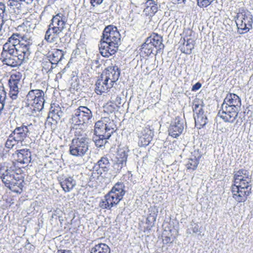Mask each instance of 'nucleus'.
I'll return each mask as SVG.
<instances>
[{
  "mask_svg": "<svg viewBox=\"0 0 253 253\" xmlns=\"http://www.w3.org/2000/svg\"><path fill=\"white\" fill-rule=\"evenodd\" d=\"M120 42L121 35L117 28L111 25L106 27L98 45L100 53L105 57L114 55L117 52Z\"/></svg>",
  "mask_w": 253,
  "mask_h": 253,
  "instance_id": "4",
  "label": "nucleus"
},
{
  "mask_svg": "<svg viewBox=\"0 0 253 253\" xmlns=\"http://www.w3.org/2000/svg\"><path fill=\"white\" fill-rule=\"evenodd\" d=\"M116 125L113 121L109 118L104 117L97 121L94 126L95 136L93 139L95 145L102 147L107 142L111 135L116 131Z\"/></svg>",
  "mask_w": 253,
  "mask_h": 253,
  "instance_id": "5",
  "label": "nucleus"
},
{
  "mask_svg": "<svg viewBox=\"0 0 253 253\" xmlns=\"http://www.w3.org/2000/svg\"><path fill=\"white\" fill-rule=\"evenodd\" d=\"M191 225L193 226L192 228V230L193 233H198L199 232L201 233L199 226L197 223H194L193 221L192 222Z\"/></svg>",
  "mask_w": 253,
  "mask_h": 253,
  "instance_id": "40",
  "label": "nucleus"
},
{
  "mask_svg": "<svg viewBox=\"0 0 253 253\" xmlns=\"http://www.w3.org/2000/svg\"><path fill=\"white\" fill-rule=\"evenodd\" d=\"M5 11V6L4 3L0 2V21H2V24L7 20L4 21L3 17Z\"/></svg>",
  "mask_w": 253,
  "mask_h": 253,
  "instance_id": "38",
  "label": "nucleus"
},
{
  "mask_svg": "<svg viewBox=\"0 0 253 253\" xmlns=\"http://www.w3.org/2000/svg\"><path fill=\"white\" fill-rule=\"evenodd\" d=\"M238 111L222 104L221 109L218 111V116L225 122L232 123L238 117Z\"/></svg>",
  "mask_w": 253,
  "mask_h": 253,
  "instance_id": "13",
  "label": "nucleus"
},
{
  "mask_svg": "<svg viewBox=\"0 0 253 253\" xmlns=\"http://www.w3.org/2000/svg\"><path fill=\"white\" fill-rule=\"evenodd\" d=\"M0 178L3 183L12 192L21 193L24 186L20 169L13 164L4 163L0 168Z\"/></svg>",
  "mask_w": 253,
  "mask_h": 253,
  "instance_id": "1",
  "label": "nucleus"
},
{
  "mask_svg": "<svg viewBox=\"0 0 253 253\" xmlns=\"http://www.w3.org/2000/svg\"><path fill=\"white\" fill-rule=\"evenodd\" d=\"M109 107H111V110H110V112L113 111L114 110V108H113L111 105H108V106H106L105 107V109H107Z\"/></svg>",
  "mask_w": 253,
  "mask_h": 253,
  "instance_id": "50",
  "label": "nucleus"
},
{
  "mask_svg": "<svg viewBox=\"0 0 253 253\" xmlns=\"http://www.w3.org/2000/svg\"><path fill=\"white\" fill-rule=\"evenodd\" d=\"M147 39L149 42L151 41V43H152V45L155 47L156 54H157L159 51L164 49L165 46L163 43L162 37L160 35L156 33H153Z\"/></svg>",
  "mask_w": 253,
  "mask_h": 253,
  "instance_id": "25",
  "label": "nucleus"
},
{
  "mask_svg": "<svg viewBox=\"0 0 253 253\" xmlns=\"http://www.w3.org/2000/svg\"><path fill=\"white\" fill-rule=\"evenodd\" d=\"M214 0H197V4L201 7H206Z\"/></svg>",
  "mask_w": 253,
  "mask_h": 253,
  "instance_id": "37",
  "label": "nucleus"
},
{
  "mask_svg": "<svg viewBox=\"0 0 253 253\" xmlns=\"http://www.w3.org/2000/svg\"><path fill=\"white\" fill-rule=\"evenodd\" d=\"M184 126L183 120L179 117L175 118L174 121L171 123L169 127V135L173 138H177L183 131Z\"/></svg>",
  "mask_w": 253,
  "mask_h": 253,
  "instance_id": "17",
  "label": "nucleus"
},
{
  "mask_svg": "<svg viewBox=\"0 0 253 253\" xmlns=\"http://www.w3.org/2000/svg\"><path fill=\"white\" fill-rule=\"evenodd\" d=\"M174 3H184L186 0H171Z\"/></svg>",
  "mask_w": 253,
  "mask_h": 253,
  "instance_id": "44",
  "label": "nucleus"
},
{
  "mask_svg": "<svg viewBox=\"0 0 253 253\" xmlns=\"http://www.w3.org/2000/svg\"><path fill=\"white\" fill-rule=\"evenodd\" d=\"M236 18V23L240 34L248 32L252 27L253 16L250 11L242 10L237 13Z\"/></svg>",
  "mask_w": 253,
  "mask_h": 253,
  "instance_id": "9",
  "label": "nucleus"
},
{
  "mask_svg": "<svg viewBox=\"0 0 253 253\" xmlns=\"http://www.w3.org/2000/svg\"><path fill=\"white\" fill-rule=\"evenodd\" d=\"M22 75L20 72H15L11 74L9 79V96L13 101L18 98L19 90L22 85Z\"/></svg>",
  "mask_w": 253,
  "mask_h": 253,
  "instance_id": "11",
  "label": "nucleus"
},
{
  "mask_svg": "<svg viewBox=\"0 0 253 253\" xmlns=\"http://www.w3.org/2000/svg\"><path fill=\"white\" fill-rule=\"evenodd\" d=\"M61 33V32L60 31L49 25V27L45 34L44 39L48 42H54L59 38V34Z\"/></svg>",
  "mask_w": 253,
  "mask_h": 253,
  "instance_id": "26",
  "label": "nucleus"
},
{
  "mask_svg": "<svg viewBox=\"0 0 253 253\" xmlns=\"http://www.w3.org/2000/svg\"><path fill=\"white\" fill-rule=\"evenodd\" d=\"M125 185L122 182H118L112 187L99 203V207L103 209L110 210L118 205L122 200L125 194Z\"/></svg>",
  "mask_w": 253,
  "mask_h": 253,
  "instance_id": "6",
  "label": "nucleus"
},
{
  "mask_svg": "<svg viewBox=\"0 0 253 253\" xmlns=\"http://www.w3.org/2000/svg\"><path fill=\"white\" fill-rule=\"evenodd\" d=\"M199 164V159H198L196 157H194V158H190L188 160L187 164H186V167L188 169L194 171L197 169Z\"/></svg>",
  "mask_w": 253,
  "mask_h": 253,
  "instance_id": "34",
  "label": "nucleus"
},
{
  "mask_svg": "<svg viewBox=\"0 0 253 253\" xmlns=\"http://www.w3.org/2000/svg\"><path fill=\"white\" fill-rule=\"evenodd\" d=\"M30 32L28 34H25L21 36L19 34H13L9 38L14 37L13 40L18 41L17 43H14L16 47L23 49L22 50L30 55L31 53L30 48L33 42L30 36Z\"/></svg>",
  "mask_w": 253,
  "mask_h": 253,
  "instance_id": "12",
  "label": "nucleus"
},
{
  "mask_svg": "<svg viewBox=\"0 0 253 253\" xmlns=\"http://www.w3.org/2000/svg\"><path fill=\"white\" fill-rule=\"evenodd\" d=\"M90 0V3L91 4V5L92 6H94V5L93 4V3H95L96 4H100L101 3H102V2L104 0Z\"/></svg>",
  "mask_w": 253,
  "mask_h": 253,
  "instance_id": "42",
  "label": "nucleus"
},
{
  "mask_svg": "<svg viewBox=\"0 0 253 253\" xmlns=\"http://www.w3.org/2000/svg\"><path fill=\"white\" fill-rule=\"evenodd\" d=\"M184 40L185 42L181 47V50L183 53L190 54L194 47V41L192 39H187L186 41L184 38Z\"/></svg>",
  "mask_w": 253,
  "mask_h": 253,
  "instance_id": "31",
  "label": "nucleus"
},
{
  "mask_svg": "<svg viewBox=\"0 0 253 253\" xmlns=\"http://www.w3.org/2000/svg\"><path fill=\"white\" fill-rule=\"evenodd\" d=\"M13 155L16 161L22 164H28L31 161V153L27 149L17 150Z\"/></svg>",
  "mask_w": 253,
  "mask_h": 253,
  "instance_id": "21",
  "label": "nucleus"
},
{
  "mask_svg": "<svg viewBox=\"0 0 253 253\" xmlns=\"http://www.w3.org/2000/svg\"><path fill=\"white\" fill-rule=\"evenodd\" d=\"M18 142L20 141L16 139L11 133L5 142V147L9 149L12 148Z\"/></svg>",
  "mask_w": 253,
  "mask_h": 253,
  "instance_id": "35",
  "label": "nucleus"
},
{
  "mask_svg": "<svg viewBox=\"0 0 253 253\" xmlns=\"http://www.w3.org/2000/svg\"><path fill=\"white\" fill-rule=\"evenodd\" d=\"M129 149L127 146H120L116 156V166L118 169H121L126 165Z\"/></svg>",
  "mask_w": 253,
  "mask_h": 253,
  "instance_id": "20",
  "label": "nucleus"
},
{
  "mask_svg": "<svg viewBox=\"0 0 253 253\" xmlns=\"http://www.w3.org/2000/svg\"><path fill=\"white\" fill-rule=\"evenodd\" d=\"M44 95L43 91L40 89H33L28 92L27 95V103L33 107V111L40 112L43 108Z\"/></svg>",
  "mask_w": 253,
  "mask_h": 253,
  "instance_id": "10",
  "label": "nucleus"
},
{
  "mask_svg": "<svg viewBox=\"0 0 253 253\" xmlns=\"http://www.w3.org/2000/svg\"><path fill=\"white\" fill-rule=\"evenodd\" d=\"M234 179V184L232 186L233 198L238 202H244L251 193L252 176L247 170L242 169L236 172Z\"/></svg>",
  "mask_w": 253,
  "mask_h": 253,
  "instance_id": "3",
  "label": "nucleus"
},
{
  "mask_svg": "<svg viewBox=\"0 0 253 253\" xmlns=\"http://www.w3.org/2000/svg\"><path fill=\"white\" fill-rule=\"evenodd\" d=\"M90 253H110V249L105 244H98L91 248Z\"/></svg>",
  "mask_w": 253,
  "mask_h": 253,
  "instance_id": "32",
  "label": "nucleus"
},
{
  "mask_svg": "<svg viewBox=\"0 0 253 253\" xmlns=\"http://www.w3.org/2000/svg\"><path fill=\"white\" fill-rule=\"evenodd\" d=\"M57 253H72L69 250H64L63 251H58Z\"/></svg>",
  "mask_w": 253,
  "mask_h": 253,
  "instance_id": "45",
  "label": "nucleus"
},
{
  "mask_svg": "<svg viewBox=\"0 0 253 253\" xmlns=\"http://www.w3.org/2000/svg\"><path fill=\"white\" fill-rule=\"evenodd\" d=\"M121 97L117 96L116 98L115 101H116V102L118 103L119 104H121Z\"/></svg>",
  "mask_w": 253,
  "mask_h": 253,
  "instance_id": "46",
  "label": "nucleus"
},
{
  "mask_svg": "<svg viewBox=\"0 0 253 253\" xmlns=\"http://www.w3.org/2000/svg\"><path fill=\"white\" fill-rule=\"evenodd\" d=\"M64 56V51L60 49H56L51 54H49V62L48 64L50 65L57 64Z\"/></svg>",
  "mask_w": 253,
  "mask_h": 253,
  "instance_id": "29",
  "label": "nucleus"
},
{
  "mask_svg": "<svg viewBox=\"0 0 253 253\" xmlns=\"http://www.w3.org/2000/svg\"><path fill=\"white\" fill-rule=\"evenodd\" d=\"M110 164L107 157H102L94 166V169L102 177H107L108 171L109 170Z\"/></svg>",
  "mask_w": 253,
  "mask_h": 253,
  "instance_id": "18",
  "label": "nucleus"
},
{
  "mask_svg": "<svg viewBox=\"0 0 253 253\" xmlns=\"http://www.w3.org/2000/svg\"><path fill=\"white\" fill-rule=\"evenodd\" d=\"M155 220H156L155 216H154V215H151L148 216V217L146 219L147 223V222H151V221L154 222L155 221Z\"/></svg>",
  "mask_w": 253,
  "mask_h": 253,
  "instance_id": "43",
  "label": "nucleus"
},
{
  "mask_svg": "<svg viewBox=\"0 0 253 253\" xmlns=\"http://www.w3.org/2000/svg\"><path fill=\"white\" fill-rule=\"evenodd\" d=\"M28 26H30V23L29 22H26L25 24H24L23 26H20L19 27V28H22L24 27H27Z\"/></svg>",
  "mask_w": 253,
  "mask_h": 253,
  "instance_id": "47",
  "label": "nucleus"
},
{
  "mask_svg": "<svg viewBox=\"0 0 253 253\" xmlns=\"http://www.w3.org/2000/svg\"><path fill=\"white\" fill-rule=\"evenodd\" d=\"M112 87L113 85L101 75L96 83L95 91L97 94H101Z\"/></svg>",
  "mask_w": 253,
  "mask_h": 253,
  "instance_id": "23",
  "label": "nucleus"
},
{
  "mask_svg": "<svg viewBox=\"0 0 253 253\" xmlns=\"http://www.w3.org/2000/svg\"><path fill=\"white\" fill-rule=\"evenodd\" d=\"M29 126L24 125L17 126L12 132L11 134L16 139L20 142H22L30 133Z\"/></svg>",
  "mask_w": 253,
  "mask_h": 253,
  "instance_id": "22",
  "label": "nucleus"
},
{
  "mask_svg": "<svg viewBox=\"0 0 253 253\" xmlns=\"http://www.w3.org/2000/svg\"><path fill=\"white\" fill-rule=\"evenodd\" d=\"M151 41H149L147 39L146 40L145 42L142 45L141 52L146 54V56H149L151 54H156V49L154 46H152L151 43Z\"/></svg>",
  "mask_w": 253,
  "mask_h": 253,
  "instance_id": "30",
  "label": "nucleus"
},
{
  "mask_svg": "<svg viewBox=\"0 0 253 253\" xmlns=\"http://www.w3.org/2000/svg\"><path fill=\"white\" fill-rule=\"evenodd\" d=\"M170 239L169 237H165V239L164 240V241L167 243H169V242H170Z\"/></svg>",
  "mask_w": 253,
  "mask_h": 253,
  "instance_id": "48",
  "label": "nucleus"
},
{
  "mask_svg": "<svg viewBox=\"0 0 253 253\" xmlns=\"http://www.w3.org/2000/svg\"><path fill=\"white\" fill-rule=\"evenodd\" d=\"M193 110L195 125L200 128L205 126L207 123V118L204 114L202 106L199 104H194Z\"/></svg>",
  "mask_w": 253,
  "mask_h": 253,
  "instance_id": "16",
  "label": "nucleus"
},
{
  "mask_svg": "<svg viewBox=\"0 0 253 253\" xmlns=\"http://www.w3.org/2000/svg\"><path fill=\"white\" fill-rule=\"evenodd\" d=\"M35 0H9V3H8V5H10V6H12L13 4H12V2L11 1H12V2H17V1H21V2H24L25 3L27 4H28V5H31L33 4L34 1H35Z\"/></svg>",
  "mask_w": 253,
  "mask_h": 253,
  "instance_id": "39",
  "label": "nucleus"
},
{
  "mask_svg": "<svg viewBox=\"0 0 253 253\" xmlns=\"http://www.w3.org/2000/svg\"><path fill=\"white\" fill-rule=\"evenodd\" d=\"M49 115L53 120L57 121L60 120L61 117L62 116V112L61 111L59 107L53 109L51 108Z\"/></svg>",
  "mask_w": 253,
  "mask_h": 253,
  "instance_id": "33",
  "label": "nucleus"
},
{
  "mask_svg": "<svg viewBox=\"0 0 253 253\" xmlns=\"http://www.w3.org/2000/svg\"><path fill=\"white\" fill-rule=\"evenodd\" d=\"M57 214H58V213H57V210L54 211V212L52 213V218H54V217L55 216H56V215H57Z\"/></svg>",
  "mask_w": 253,
  "mask_h": 253,
  "instance_id": "49",
  "label": "nucleus"
},
{
  "mask_svg": "<svg viewBox=\"0 0 253 253\" xmlns=\"http://www.w3.org/2000/svg\"><path fill=\"white\" fill-rule=\"evenodd\" d=\"M92 118L91 111L85 106H80L74 112L70 119L71 127L75 128L77 126L87 124Z\"/></svg>",
  "mask_w": 253,
  "mask_h": 253,
  "instance_id": "8",
  "label": "nucleus"
},
{
  "mask_svg": "<svg viewBox=\"0 0 253 253\" xmlns=\"http://www.w3.org/2000/svg\"><path fill=\"white\" fill-rule=\"evenodd\" d=\"M60 185L65 192H70L76 185V180L72 177H66L60 180Z\"/></svg>",
  "mask_w": 253,
  "mask_h": 253,
  "instance_id": "28",
  "label": "nucleus"
},
{
  "mask_svg": "<svg viewBox=\"0 0 253 253\" xmlns=\"http://www.w3.org/2000/svg\"><path fill=\"white\" fill-rule=\"evenodd\" d=\"M144 14L150 17L153 16L158 11V2L154 0H147L144 4Z\"/></svg>",
  "mask_w": 253,
  "mask_h": 253,
  "instance_id": "24",
  "label": "nucleus"
},
{
  "mask_svg": "<svg viewBox=\"0 0 253 253\" xmlns=\"http://www.w3.org/2000/svg\"><path fill=\"white\" fill-rule=\"evenodd\" d=\"M120 75V70L117 66L107 67L101 74V76L111 83L113 86L118 80Z\"/></svg>",
  "mask_w": 253,
  "mask_h": 253,
  "instance_id": "15",
  "label": "nucleus"
},
{
  "mask_svg": "<svg viewBox=\"0 0 253 253\" xmlns=\"http://www.w3.org/2000/svg\"><path fill=\"white\" fill-rule=\"evenodd\" d=\"M3 26L4 24H2V21H0V43H1L2 40H5L8 36Z\"/></svg>",
  "mask_w": 253,
  "mask_h": 253,
  "instance_id": "36",
  "label": "nucleus"
},
{
  "mask_svg": "<svg viewBox=\"0 0 253 253\" xmlns=\"http://www.w3.org/2000/svg\"><path fill=\"white\" fill-rule=\"evenodd\" d=\"M222 104L239 111L241 106V98L234 93H229L227 94Z\"/></svg>",
  "mask_w": 253,
  "mask_h": 253,
  "instance_id": "19",
  "label": "nucleus"
},
{
  "mask_svg": "<svg viewBox=\"0 0 253 253\" xmlns=\"http://www.w3.org/2000/svg\"><path fill=\"white\" fill-rule=\"evenodd\" d=\"M142 135L140 137V141L143 146H147L152 141L154 136V131L150 127H145L142 132Z\"/></svg>",
  "mask_w": 253,
  "mask_h": 253,
  "instance_id": "27",
  "label": "nucleus"
},
{
  "mask_svg": "<svg viewBox=\"0 0 253 253\" xmlns=\"http://www.w3.org/2000/svg\"><path fill=\"white\" fill-rule=\"evenodd\" d=\"M68 21V14L64 12L58 13L53 16L50 26L62 32Z\"/></svg>",
  "mask_w": 253,
  "mask_h": 253,
  "instance_id": "14",
  "label": "nucleus"
},
{
  "mask_svg": "<svg viewBox=\"0 0 253 253\" xmlns=\"http://www.w3.org/2000/svg\"><path fill=\"white\" fill-rule=\"evenodd\" d=\"M201 84L200 83H197L196 84H195L192 88V91H196L198 89H199L201 87Z\"/></svg>",
  "mask_w": 253,
  "mask_h": 253,
  "instance_id": "41",
  "label": "nucleus"
},
{
  "mask_svg": "<svg viewBox=\"0 0 253 253\" xmlns=\"http://www.w3.org/2000/svg\"><path fill=\"white\" fill-rule=\"evenodd\" d=\"M8 38L7 42L3 45L0 59L4 64L12 67L21 65L29 59V55L22 50L23 49L16 47L14 43L18 41Z\"/></svg>",
  "mask_w": 253,
  "mask_h": 253,
  "instance_id": "2",
  "label": "nucleus"
},
{
  "mask_svg": "<svg viewBox=\"0 0 253 253\" xmlns=\"http://www.w3.org/2000/svg\"><path fill=\"white\" fill-rule=\"evenodd\" d=\"M75 135V137L73 139L70 146V153L74 156L82 157L89 149L88 139L80 129H76Z\"/></svg>",
  "mask_w": 253,
  "mask_h": 253,
  "instance_id": "7",
  "label": "nucleus"
}]
</instances>
